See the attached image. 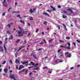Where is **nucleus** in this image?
Here are the masks:
<instances>
[{"instance_id": "f257e3e1", "label": "nucleus", "mask_w": 80, "mask_h": 80, "mask_svg": "<svg viewBox=\"0 0 80 80\" xmlns=\"http://www.w3.org/2000/svg\"><path fill=\"white\" fill-rule=\"evenodd\" d=\"M10 77L11 78H12V79H14V80H17V79H15V78H17V76L15 75H11L10 76Z\"/></svg>"}, {"instance_id": "f03ea898", "label": "nucleus", "mask_w": 80, "mask_h": 80, "mask_svg": "<svg viewBox=\"0 0 80 80\" xmlns=\"http://www.w3.org/2000/svg\"><path fill=\"white\" fill-rule=\"evenodd\" d=\"M37 9L36 8H33L32 9H31L29 10V12L31 13H32L33 12H34Z\"/></svg>"}, {"instance_id": "7ed1b4c3", "label": "nucleus", "mask_w": 80, "mask_h": 80, "mask_svg": "<svg viewBox=\"0 0 80 80\" xmlns=\"http://www.w3.org/2000/svg\"><path fill=\"white\" fill-rule=\"evenodd\" d=\"M30 63H31L32 65H33L34 67H36L37 66H38V63H36L35 64V63L33 62H31Z\"/></svg>"}, {"instance_id": "20e7f679", "label": "nucleus", "mask_w": 80, "mask_h": 80, "mask_svg": "<svg viewBox=\"0 0 80 80\" xmlns=\"http://www.w3.org/2000/svg\"><path fill=\"white\" fill-rule=\"evenodd\" d=\"M4 1L2 2V3L3 4V5L4 6H5V7H7V3L5 2H6V0H3Z\"/></svg>"}, {"instance_id": "39448f33", "label": "nucleus", "mask_w": 80, "mask_h": 80, "mask_svg": "<svg viewBox=\"0 0 80 80\" xmlns=\"http://www.w3.org/2000/svg\"><path fill=\"white\" fill-rule=\"evenodd\" d=\"M22 33V31H19L18 32V34H19V35H18V36H19L20 37H21V36H22V34L20 35V34H21Z\"/></svg>"}, {"instance_id": "423d86ee", "label": "nucleus", "mask_w": 80, "mask_h": 80, "mask_svg": "<svg viewBox=\"0 0 80 80\" xmlns=\"http://www.w3.org/2000/svg\"><path fill=\"white\" fill-rule=\"evenodd\" d=\"M24 68V66H23V65H21L19 68L18 70H21L22 68Z\"/></svg>"}, {"instance_id": "0eeeda50", "label": "nucleus", "mask_w": 80, "mask_h": 80, "mask_svg": "<svg viewBox=\"0 0 80 80\" xmlns=\"http://www.w3.org/2000/svg\"><path fill=\"white\" fill-rule=\"evenodd\" d=\"M42 14L44 15L45 16H48V17H50V15H49V14L46 12H44L42 13Z\"/></svg>"}, {"instance_id": "6e6552de", "label": "nucleus", "mask_w": 80, "mask_h": 80, "mask_svg": "<svg viewBox=\"0 0 80 80\" xmlns=\"http://www.w3.org/2000/svg\"><path fill=\"white\" fill-rule=\"evenodd\" d=\"M67 10L68 11H70L71 12L70 13H73V12L72 11V10L71 9H67Z\"/></svg>"}, {"instance_id": "1a4fd4ad", "label": "nucleus", "mask_w": 80, "mask_h": 80, "mask_svg": "<svg viewBox=\"0 0 80 80\" xmlns=\"http://www.w3.org/2000/svg\"><path fill=\"white\" fill-rule=\"evenodd\" d=\"M31 56H33L34 58L35 59H37V57L36 56V55H33V54H31Z\"/></svg>"}, {"instance_id": "9d476101", "label": "nucleus", "mask_w": 80, "mask_h": 80, "mask_svg": "<svg viewBox=\"0 0 80 80\" xmlns=\"http://www.w3.org/2000/svg\"><path fill=\"white\" fill-rule=\"evenodd\" d=\"M62 53V52L60 53V54H59L58 55H59V57H62L63 56V54Z\"/></svg>"}, {"instance_id": "9b49d317", "label": "nucleus", "mask_w": 80, "mask_h": 80, "mask_svg": "<svg viewBox=\"0 0 80 80\" xmlns=\"http://www.w3.org/2000/svg\"><path fill=\"white\" fill-rule=\"evenodd\" d=\"M15 62L16 63H20V61L18 60V59H16L15 60Z\"/></svg>"}, {"instance_id": "f8f14e48", "label": "nucleus", "mask_w": 80, "mask_h": 80, "mask_svg": "<svg viewBox=\"0 0 80 80\" xmlns=\"http://www.w3.org/2000/svg\"><path fill=\"white\" fill-rule=\"evenodd\" d=\"M3 71L5 73H7V72H8V69L6 68L4 69L3 70Z\"/></svg>"}, {"instance_id": "ddd939ff", "label": "nucleus", "mask_w": 80, "mask_h": 80, "mask_svg": "<svg viewBox=\"0 0 80 80\" xmlns=\"http://www.w3.org/2000/svg\"><path fill=\"white\" fill-rule=\"evenodd\" d=\"M70 46H68L65 48L68 49V50H70L71 49V48L70 47Z\"/></svg>"}, {"instance_id": "4468645a", "label": "nucleus", "mask_w": 80, "mask_h": 80, "mask_svg": "<svg viewBox=\"0 0 80 80\" xmlns=\"http://www.w3.org/2000/svg\"><path fill=\"white\" fill-rule=\"evenodd\" d=\"M29 20L31 21L33 20V18L32 17H30L29 18Z\"/></svg>"}, {"instance_id": "2eb2a0df", "label": "nucleus", "mask_w": 80, "mask_h": 80, "mask_svg": "<svg viewBox=\"0 0 80 80\" xmlns=\"http://www.w3.org/2000/svg\"><path fill=\"white\" fill-rule=\"evenodd\" d=\"M9 40H12L13 39V36H11L9 38Z\"/></svg>"}, {"instance_id": "dca6fc26", "label": "nucleus", "mask_w": 80, "mask_h": 80, "mask_svg": "<svg viewBox=\"0 0 80 80\" xmlns=\"http://www.w3.org/2000/svg\"><path fill=\"white\" fill-rule=\"evenodd\" d=\"M67 57H68V58H70L71 57V54H69L67 56Z\"/></svg>"}, {"instance_id": "f3484780", "label": "nucleus", "mask_w": 80, "mask_h": 80, "mask_svg": "<svg viewBox=\"0 0 80 80\" xmlns=\"http://www.w3.org/2000/svg\"><path fill=\"white\" fill-rule=\"evenodd\" d=\"M63 25L64 27V28L65 29V30L67 31V28H66V26L65 24H63Z\"/></svg>"}, {"instance_id": "a211bd4d", "label": "nucleus", "mask_w": 80, "mask_h": 80, "mask_svg": "<svg viewBox=\"0 0 80 80\" xmlns=\"http://www.w3.org/2000/svg\"><path fill=\"white\" fill-rule=\"evenodd\" d=\"M20 22L22 23H23V24H25V22H24V21H22V20H20Z\"/></svg>"}, {"instance_id": "6ab92c4d", "label": "nucleus", "mask_w": 80, "mask_h": 80, "mask_svg": "<svg viewBox=\"0 0 80 80\" xmlns=\"http://www.w3.org/2000/svg\"><path fill=\"white\" fill-rule=\"evenodd\" d=\"M0 49L1 51L2 52H3V48H2V47H0Z\"/></svg>"}, {"instance_id": "aec40b11", "label": "nucleus", "mask_w": 80, "mask_h": 80, "mask_svg": "<svg viewBox=\"0 0 80 80\" xmlns=\"http://www.w3.org/2000/svg\"><path fill=\"white\" fill-rule=\"evenodd\" d=\"M50 7L51 8H52L53 9H52L53 11H54L55 10V8H53V7L52 6H51Z\"/></svg>"}, {"instance_id": "412c9836", "label": "nucleus", "mask_w": 80, "mask_h": 80, "mask_svg": "<svg viewBox=\"0 0 80 80\" xmlns=\"http://www.w3.org/2000/svg\"><path fill=\"white\" fill-rule=\"evenodd\" d=\"M27 25L28 26V27H30L31 26L29 22H27Z\"/></svg>"}, {"instance_id": "4be33fe9", "label": "nucleus", "mask_w": 80, "mask_h": 80, "mask_svg": "<svg viewBox=\"0 0 80 80\" xmlns=\"http://www.w3.org/2000/svg\"><path fill=\"white\" fill-rule=\"evenodd\" d=\"M62 17L63 18H67V16L64 15H62Z\"/></svg>"}, {"instance_id": "5701e85b", "label": "nucleus", "mask_w": 80, "mask_h": 80, "mask_svg": "<svg viewBox=\"0 0 80 80\" xmlns=\"http://www.w3.org/2000/svg\"><path fill=\"white\" fill-rule=\"evenodd\" d=\"M4 48L6 52H7V48H6V47H5V45H4Z\"/></svg>"}, {"instance_id": "b1692460", "label": "nucleus", "mask_w": 80, "mask_h": 80, "mask_svg": "<svg viewBox=\"0 0 80 80\" xmlns=\"http://www.w3.org/2000/svg\"><path fill=\"white\" fill-rule=\"evenodd\" d=\"M57 27H58L59 30H60V25H57Z\"/></svg>"}, {"instance_id": "393cba45", "label": "nucleus", "mask_w": 80, "mask_h": 80, "mask_svg": "<svg viewBox=\"0 0 80 80\" xmlns=\"http://www.w3.org/2000/svg\"><path fill=\"white\" fill-rule=\"evenodd\" d=\"M66 38L67 39V40H70V37H67Z\"/></svg>"}, {"instance_id": "a878e982", "label": "nucleus", "mask_w": 80, "mask_h": 80, "mask_svg": "<svg viewBox=\"0 0 80 80\" xmlns=\"http://www.w3.org/2000/svg\"><path fill=\"white\" fill-rule=\"evenodd\" d=\"M9 62L10 63H11V64H13V63H12V60L10 59V60H9Z\"/></svg>"}, {"instance_id": "bb28decb", "label": "nucleus", "mask_w": 80, "mask_h": 80, "mask_svg": "<svg viewBox=\"0 0 80 80\" xmlns=\"http://www.w3.org/2000/svg\"><path fill=\"white\" fill-rule=\"evenodd\" d=\"M20 41V39H18L17 40V41H16V43H18Z\"/></svg>"}, {"instance_id": "cd10ccee", "label": "nucleus", "mask_w": 80, "mask_h": 80, "mask_svg": "<svg viewBox=\"0 0 80 80\" xmlns=\"http://www.w3.org/2000/svg\"><path fill=\"white\" fill-rule=\"evenodd\" d=\"M67 44L68 45V47H70V43L68 42L67 43Z\"/></svg>"}, {"instance_id": "c85d7f7f", "label": "nucleus", "mask_w": 80, "mask_h": 80, "mask_svg": "<svg viewBox=\"0 0 80 80\" xmlns=\"http://www.w3.org/2000/svg\"><path fill=\"white\" fill-rule=\"evenodd\" d=\"M28 62H23V63L22 64H26V63H28Z\"/></svg>"}, {"instance_id": "c756f323", "label": "nucleus", "mask_w": 80, "mask_h": 80, "mask_svg": "<svg viewBox=\"0 0 80 80\" xmlns=\"http://www.w3.org/2000/svg\"><path fill=\"white\" fill-rule=\"evenodd\" d=\"M21 49H22V48H21V47H20L18 49V52H19V51Z\"/></svg>"}, {"instance_id": "7c9ffc66", "label": "nucleus", "mask_w": 80, "mask_h": 80, "mask_svg": "<svg viewBox=\"0 0 80 80\" xmlns=\"http://www.w3.org/2000/svg\"><path fill=\"white\" fill-rule=\"evenodd\" d=\"M47 68H48L47 67L43 68V69H47Z\"/></svg>"}, {"instance_id": "2f4dec72", "label": "nucleus", "mask_w": 80, "mask_h": 80, "mask_svg": "<svg viewBox=\"0 0 80 80\" xmlns=\"http://www.w3.org/2000/svg\"><path fill=\"white\" fill-rule=\"evenodd\" d=\"M8 27L9 28H10V24H8Z\"/></svg>"}, {"instance_id": "473e14b6", "label": "nucleus", "mask_w": 80, "mask_h": 80, "mask_svg": "<svg viewBox=\"0 0 80 80\" xmlns=\"http://www.w3.org/2000/svg\"><path fill=\"white\" fill-rule=\"evenodd\" d=\"M59 42H62V43H63L64 42V41H63V40H60L59 41Z\"/></svg>"}, {"instance_id": "72a5a7b5", "label": "nucleus", "mask_w": 80, "mask_h": 80, "mask_svg": "<svg viewBox=\"0 0 80 80\" xmlns=\"http://www.w3.org/2000/svg\"><path fill=\"white\" fill-rule=\"evenodd\" d=\"M61 49H58V53H59L61 51Z\"/></svg>"}, {"instance_id": "f704fd0d", "label": "nucleus", "mask_w": 80, "mask_h": 80, "mask_svg": "<svg viewBox=\"0 0 80 80\" xmlns=\"http://www.w3.org/2000/svg\"><path fill=\"white\" fill-rule=\"evenodd\" d=\"M38 67H37L36 68H35L34 69V70H38Z\"/></svg>"}, {"instance_id": "c9c22d12", "label": "nucleus", "mask_w": 80, "mask_h": 80, "mask_svg": "<svg viewBox=\"0 0 80 80\" xmlns=\"http://www.w3.org/2000/svg\"><path fill=\"white\" fill-rule=\"evenodd\" d=\"M38 30H39L38 28L36 29V32H38Z\"/></svg>"}, {"instance_id": "e433bc0d", "label": "nucleus", "mask_w": 80, "mask_h": 80, "mask_svg": "<svg viewBox=\"0 0 80 80\" xmlns=\"http://www.w3.org/2000/svg\"><path fill=\"white\" fill-rule=\"evenodd\" d=\"M15 56L16 58L17 57V52L15 54Z\"/></svg>"}, {"instance_id": "4c0bfd02", "label": "nucleus", "mask_w": 80, "mask_h": 80, "mask_svg": "<svg viewBox=\"0 0 80 80\" xmlns=\"http://www.w3.org/2000/svg\"><path fill=\"white\" fill-rule=\"evenodd\" d=\"M2 16H5V12H4L2 15Z\"/></svg>"}, {"instance_id": "58836bf2", "label": "nucleus", "mask_w": 80, "mask_h": 80, "mask_svg": "<svg viewBox=\"0 0 80 80\" xmlns=\"http://www.w3.org/2000/svg\"><path fill=\"white\" fill-rule=\"evenodd\" d=\"M5 63H6V61H3V62L2 63V64H5Z\"/></svg>"}, {"instance_id": "ea45409f", "label": "nucleus", "mask_w": 80, "mask_h": 80, "mask_svg": "<svg viewBox=\"0 0 80 80\" xmlns=\"http://www.w3.org/2000/svg\"><path fill=\"white\" fill-rule=\"evenodd\" d=\"M10 31H8L7 32V34L10 33Z\"/></svg>"}, {"instance_id": "a19ab883", "label": "nucleus", "mask_w": 80, "mask_h": 80, "mask_svg": "<svg viewBox=\"0 0 80 80\" xmlns=\"http://www.w3.org/2000/svg\"><path fill=\"white\" fill-rule=\"evenodd\" d=\"M25 46H21V48H24Z\"/></svg>"}, {"instance_id": "79ce46f5", "label": "nucleus", "mask_w": 80, "mask_h": 80, "mask_svg": "<svg viewBox=\"0 0 80 80\" xmlns=\"http://www.w3.org/2000/svg\"><path fill=\"white\" fill-rule=\"evenodd\" d=\"M52 40H53V39H50L49 40V43H50V42H52Z\"/></svg>"}, {"instance_id": "37998d69", "label": "nucleus", "mask_w": 80, "mask_h": 80, "mask_svg": "<svg viewBox=\"0 0 80 80\" xmlns=\"http://www.w3.org/2000/svg\"><path fill=\"white\" fill-rule=\"evenodd\" d=\"M42 50V48H40L38 49V51H40V50Z\"/></svg>"}, {"instance_id": "c03bdc74", "label": "nucleus", "mask_w": 80, "mask_h": 80, "mask_svg": "<svg viewBox=\"0 0 80 80\" xmlns=\"http://www.w3.org/2000/svg\"><path fill=\"white\" fill-rule=\"evenodd\" d=\"M58 7L59 8H61V6L60 5L58 6Z\"/></svg>"}, {"instance_id": "a18cd8bd", "label": "nucleus", "mask_w": 80, "mask_h": 80, "mask_svg": "<svg viewBox=\"0 0 80 80\" xmlns=\"http://www.w3.org/2000/svg\"><path fill=\"white\" fill-rule=\"evenodd\" d=\"M48 73H52V72L50 71H48Z\"/></svg>"}, {"instance_id": "49530a36", "label": "nucleus", "mask_w": 80, "mask_h": 80, "mask_svg": "<svg viewBox=\"0 0 80 80\" xmlns=\"http://www.w3.org/2000/svg\"><path fill=\"white\" fill-rule=\"evenodd\" d=\"M46 11H47V12H51V11L49 10H47Z\"/></svg>"}, {"instance_id": "de8ad7c7", "label": "nucleus", "mask_w": 80, "mask_h": 80, "mask_svg": "<svg viewBox=\"0 0 80 80\" xmlns=\"http://www.w3.org/2000/svg\"><path fill=\"white\" fill-rule=\"evenodd\" d=\"M27 72H28V70H26L25 71L26 74H27Z\"/></svg>"}, {"instance_id": "09e8293b", "label": "nucleus", "mask_w": 80, "mask_h": 80, "mask_svg": "<svg viewBox=\"0 0 80 80\" xmlns=\"http://www.w3.org/2000/svg\"><path fill=\"white\" fill-rule=\"evenodd\" d=\"M40 44L41 45H43V42H42L41 43L40 42Z\"/></svg>"}, {"instance_id": "8fccbe9b", "label": "nucleus", "mask_w": 80, "mask_h": 80, "mask_svg": "<svg viewBox=\"0 0 80 80\" xmlns=\"http://www.w3.org/2000/svg\"><path fill=\"white\" fill-rule=\"evenodd\" d=\"M33 68V66L28 67V68H29H29Z\"/></svg>"}, {"instance_id": "3c124183", "label": "nucleus", "mask_w": 80, "mask_h": 80, "mask_svg": "<svg viewBox=\"0 0 80 80\" xmlns=\"http://www.w3.org/2000/svg\"><path fill=\"white\" fill-rule=\"evenodd\" d=\"M64 13H65L66 14H67V12L65 11H63Z\"/></svg>"}, {"instance_id": "603ef678", "label": "nucleus", "mask_w": 80, "mask_h": 80, "mask_svg": "<svg viewBox=\"0 0 80 80\" xmlns=\"http://www.w3.org/2000/svg\"><path fill=\"white\" fill-rule=\"evenodd\" d=\"M60 47H62L63 48H65V47L63 46L62 45H61L60 46Z\"/></svg>"}, {"instance_id": "864d4df0", "label": "nucleus", "mask_w": 80, "mask_h": 80, "mask_svg": "<svg viewBox=\"0 0 80 80\" xmlns=\"http://www.w3.org/2000/svg\"><path fill=\"white\" fill-rule=\"evenodd\" d=\"M43 41H44V42L45 43H47V42L46 41H45V39H43Z\"/></svg>"}, {"instance_id": "5fc2aeb1", "label": "nucleus", "mask_w": 80, "mask_h": 80, "mask_svg": "<svg viewBox=\"0 0 80 80\" xmlns=\"http://www.w3.org/2000/svg\"><path fill=\"white\" fill-rule=\"evenodd\" d=\"M76 41L77 42H78V43H80V41L78 40H76Z\"/></svg>"}, {"instance_id": "6e6d98bb", "label": "nucleus", "mask_w": 80, "mask_h": 80, "mask_svg": "<svg viewBox=\"0 0 80 80\" xmlns=\"http://www.w3.org/2000/svg\"><path fill=\"white\" fill-rule=\"evenodd\" d=\"M65 55H67V54H68V52H67L65 53Z\"/></svg>"}, {"instance_id": "4d7b16f0", "label": "nucleus", "mask_w": 80, "mask_h": 80, "mask_svg": "<svg viewBox=\"0 0 80 80\" xmlns=\"http://www.w3.org/2000/svg\"><path fill=\"white\" fill-rule=\"evenodd\" d=\"M73 43L74 45V46H75L76 45V43H75L73 42Z\"/></svg>"}, {"instance_id": "13d9d810", "label": "nucleus", "mask_w": 80, "mask_h": 80, "mask_svg": "<svg viewBox=\"0 0 80 80\" xmlns=\"http://www.w3.org/2000/svg\"><path fill=\"white\" fill-rule=\"evenodd\" d=\"M47 23V22H44V25H45V24H46Z\"/></svg>"}, {"instance_id": "bf43d9fd", "label": "nucleus", "mask_w": 80, "mask_h": 80, "mask_svg": "<svg viewBox=\"0 0 80 80\" xmlns=\"http://www.w3.org/2000/svg\"><path fill=\"white\" fill-rule=\"evenodd\" d=\"M70 69H71V70H73V67H72Z\"/></svg>"}, {"instance_id": "052dcab7", "label": "nucleus", "mask_w": 80, "mask_h": 80, "mask_svg": "<svg viewBox=\"0 0 80 80\" xmlns=\"http://www.w3.org/2000/svg\"><path fill=\"white\" fill-rule=\"evenodd\" d=\"M20 15H18L17 16V17H20Z\"/></svg>"}, {"instance_id": "680f3d73", "label": "nucleus", "mask_w": 80, "mask_h": 80, "mask_svg": "<svg viewBox=\"0 0 80 80\" xmlns=\"http://www.w3.org/2000/svg\"><path fill=\"white\" fill-rule=\"evenodd\" d=\"M18 3H17V2H16L15 3V6H16V5H17V4Z\"/></svg>"}, {"instance_id": "e2e57ef3", "label": "nucleus", "mask_w": 80, "mask_h": 80, "mask_svg": "<svg viewBox=\"0 0 80 80\" xmlns=\"http://www.w3.org/2000/svg\"><path fill=\"white\" fill-rule=\"evenodd\" d=\"M32 72H30V73H29V75H32Z\"/></svg>"}, {"instance_id": "0e129e2a", "label": "nucleus", "mask_w": 80, "mask_h": 80, "mask_svg": "<svg viewBox=\"0 0 80 80\" xmlns=\"http://www.w3.org/2000/svg\"><path fill=\"white\" fill-rule=\"evenodd\" d=\"M25 70V69H23L22 70H21V71H22V72H24Z\"/></svg>"}, {"instance_id": "69168bd1", "label": "nucleus", "mask_w": 80, "mask_h": 80, "mask_svg": "<svg viewBox=\"0 0 80 80\" xmlns=\"http://www.w3.org/2000/svg\"><path fill=\"white\" fill-rule=\"evenodd\" d=\"M0 44H2V42L1 41H0Z\"/></svg>"}, {"instance_id": "338daca9", "label": "nucleus", "mask_w": 80, "mask_h": 80, "mask_svg": "<svg viewBox=\"0 0 80 80\" xmlns=\"http://www.w3.org/2000/svg\"><path fill=\"white\" fill-rule=\"evenodd\" d=\"M16 69H18V65L16 66Z\"/></svg>"}, {"instance_id": "774afa93", "label": "nucleus", "mask_w": 80, "mask_h": 80, "mask_svg": "<svg viewBox=\"0 0 80 80\" xmlns=\"http://www.w3.org/2000/svg\"><path fill=\"white\" fill-rule=\"evenodd\" d=\"M10 9H11V8H9L8 9V11H9V10H10Z\"/></svg>"}]
</instances>
